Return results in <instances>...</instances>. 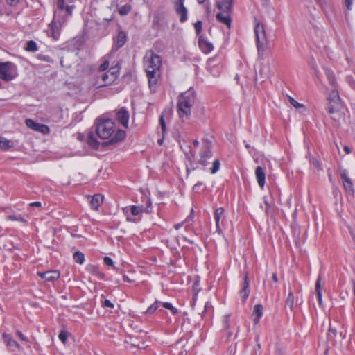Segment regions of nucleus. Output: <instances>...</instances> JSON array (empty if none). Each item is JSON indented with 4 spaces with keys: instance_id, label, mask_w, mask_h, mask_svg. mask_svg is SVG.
Here are the masks:
<instances>
[{
    "instance_id": "obj_23",
    "label": "nucleus",
    "mask_w": 355,
    "mask_h": 355,
    "mask_svg": "<svg viewBox=\"0 0 355 355\" xmlns=\"http://www.w3.org/2000/svg\"><path fill=\"white\" fill-rule=\"evenodd\" d=\"M340 107V103L338 104H334V103L329 102V105L327 107V110L328 113L331 115L332 119L336 120V117L334 116L338 111Z\"/></svg>"
},
{
    "instance_id": "obj_16",
    "label": "nucleus",
    "mask_w": 355,
    "mask_h": 355,
    "mask_svg": "<svg viewBox=\"0 0 355 355\" xmlns=\"http://www.w3.org/2000/svg\"><path fill=\"white\" fill-rule=\"evenodd\" d=\"M198 46L204 53L207 54L213 50L212 44L207 41L202 36L199 37Z\"/></svg>"
},
{
    "instance_id": "obj_13",
    "label": "nucleus",
    "mask_w": 355,
    "mask_h": 355,
    "mask_svg": "<svg viewBox=\"0 0 355 355\" xmlns=\"http://www.w3.org/2000/svg\"><path fill=\"white\" fill-rule=\"evenodd\" d=\"M162 64L161 57L158 55L151 53L150 58L147 62L146 69H153L159 70Z\"/></svg>"
},
{
    "instance_id": "obj_9",
    "label": "nucleus",
    "mask_w": 355,
    "mask_h": 355,
    "mask_svg": "<svg viewBox=\"0 0 355 355\" xmlns=\"http://www.w3.org/2000/svg\"><path fill=\"white\" fill-rule=\"evenodd\" d=\"M339 174L343 184V187L347 192L353 193L354 191L352 180L348 176V172L346 169H340Z\"/></svg>"
},
{
    "instance_id": "obj_24",
    "label": "nucleus",
    "mask_w": 355,
    "mask_h": 355,
    "mask_svg": "<svg viewBox=\"0 0 355 355\" xmlns=\"http://www.w3.org/2000/svg\"><path fill=\"white\" fill-rule=\"evenodd\" d=\"M225 212V209L223 207L217 208L214 212V219L216 221V231L218 232H221V229L220 228L219 222L222 216H223Z\"/></svg>"
},
{
    "instance_id": "obj_36",
    "label": "nucleus",
    "mask_w": 355,
    "mask_h": 355,
    "mask_svg": "<svg viewBox=\"0 0 355 355\" xmlns=\"http://www.w3.org/2000/svg\"><path fill=\"white\" fill-rule=\"evenodd\" d=\"M25 49L27 51L35 52L37 50V43L33 40H30L27 42Z\"/></svg>"
},
{
    "instance_id": "obj_48",
    "label": "nucleus",
    "mask_w": 355,
    "mask_h": 355,
    "mask_svg": "<svg viewBox=\"0 0 355 355\" xmlns=\"http://www.w3.org/2000/svg\"><path fill=\"white\" fill-rule=\"evenodd\" d=\"M104 263L109 266H114V261L113 260L109 257H105L103 259Z\"/></svg>"
},
{
    "instance_id": "obj_11",
    "label": "nucleus",
    "mask_w": 355,
    "mask_h": 355,
    "mask_svg": "<svg viewBox=\"0 0 355 355\" xmlns=\"http://www.w3.org/2000/svg\"><path fill=\"white\" fill-rule=\"evenodd\" d=\"M127 41V35L123 31H119L115 38H114L113 50H118L121 48Z\"/></svg>"
},
{
    "instance_id": "obj_39",
    "label": "nucleus",
    "mask_w": 355,
    "mask_h": 355,
    "mask_svg": "<svg viewBox=\"0 0 355 355\" xmlns=\"http://www.w3.org/2000/svg\"><path fill=\"white\" fill-rule=\"evenodd\" d=\"M160 301L156 300L154 304H151L146 311V313L152 314L157 309L158 304H161Z\"/></svg>"
},
{
    "instance_id": "obj_21",
    "label": "nucleus",
    "mask_w": 355,
    "mask_h": 355,
    "mask_svg": "<svg viewBox=\"0 0 355 355\" xmlns=\"http://www.w3.org/2000/svg\"><path fill=\"white\" fill-rule=\"evenodd\" d=\"M216 19L227 25L228 28H230L231 26V18L230 16V12H220L216 15Z\"/></svg>"
},
{
    "instance_id": "obj_22",
    "label": "nucleus",
    "mask_w": 355,
    "mask_h": 355,
    "mask_svg": "<svg viewBox=\"0 0 355 355\" xmlns=\"http://www.w3.org/2000/svg\"><path fill=\"white\" fill-rule=\"evenodd\" d=\"M207 68L214 76H217L220 73V67L214 64V58H209L207 61Z\"/></svg>"
},
{
    "instance_id": "obj_49",
    "label": "nucleus",
    "mask_w": 355,
    "mask_h": 355,
    "mask_svg": "<svg viewBox=\"0 0 355 355\" xmlns=\"http://www.w3.org/2000/svg\"><path fill=\"white\" fill-rule=\"evenodd\" d=\"M311 164H313V166H315V168H318V169H321V167H320V162H319L318 159H317L316 158H313L312 160H311Z\"/></svg>"
},
{
    "instance_id": "obj_34",
    "label": "nucleus",
    "mask_w": 355,
    "mask_h": 355,
    "mask_svg": "<svg viewBox=\"0 0 355 355\" xmlns=\"http://www.w3.org/2000/svg\"><path fill=\"white\" fill-rule=\"evenodd\" d=\"M73 260L75 262L83 264L85 261V255L83 252L80 251H76L73 256Z\"/></svg>"
},
{
    "instance_id": "obj_17",
    "label": "nucleus",
    "mask_w": 355,
    "mask_h": 355,
    "mask_svg": "<svg viewBox=\"0 0 355 355\" xmlns=\"http://www.w3.org/2000/svg\"><path fill=\"white\" fill-rule=\"evenodd\" d=\"M256 179L259 186L263 189L265 185L266 174L261 166H257L255 170Z\"/></svg>"
},
{
    "instance_id": "obj_3",
    "label": "nucleus",
    "mask_w": 355,
    "mask_h": 355,
    "mask_svg": "<svg viewBox=\"0 0 355 355\" xmlns=\"http://www.w3.org/2000/svg\"><path fill=\"white\" fill-rule=\"evenodd\" d=\"M196 101V94L194 89L190 87L188 90L181 93L178 97L177 109L178 115L182 121L187 120L191 115V108Z\"/></svg>"
},
{
    "instance_id": "obj_59",
    "label": "nucleus",
    "mask_w": 355,
    "mask_h": 355,
    "mask_svg": "<svg viewBox=\"0 0 355 355\" xmlns=\"http://www.w3.org/2000/svg\"><path fill=\"white\" fill-rule=\"evenodd\" d=\"M30 206H31V207H41V202H38V201L33 202H31V203L30 204Z\"/></svg>"
},
{
    "instance_id": "obj_5",
    "label": "nucleus",
    "mask_w": 355,
    "mask_h": 355,
    "mask_svg": "<svg viewBox=\"0 0 355 355\" xmlns=\"http://www.w3.org/2000/svg\"><path fill=\"white\" fill-rule=\"evenodd\" d=\"M119 69L116 67L111 68L106 72L98 73L96 85L98 87H102L114 83L118 78Z\"/></svg>"
},
{
    "instance_id": "obj_29",
    "label": "nucleus",
    "mask_w": 355,
    "mask_h": 355,
    "mask_svg": "<svg viewBox=\"0 0 355 355\" xmlns=\"http://www.w3.org/2000/svg\"><path fill=\"white\" fill-rule=\"evenodd\" d=\"M321 277H318L316 284H315V293H316V297L319 302V304H322V290H321Z\"/></svg>"
},
{
    "instance_id": "obj_44",
    "label": "nucleus",
    "mask_w": 355,
    "mask_h": 355,
    "mask_svg": "<svg viewBox=\"0 0 355 355\" xmlns=\"http://www.w3.org/2000/svg\"><path fill=\"white\" fill-rule=\"evenodd\" d=\"M59 339L63 343H65L67 338V333L64 331H61L59 334Z\"/></svg>"
},
{
    "instance_id": "obj_64",
    "label": "nucleus",
    "mask_w": 355,
    "mask_h": 355,
    "mask_svg": "<svg viewBox=\"0 0 355 355\" xmlns=\"http://www.w3.org/2000/svg\"><path fill=\"white\" fill-rule=\"evenodd\" d=\"M352 291H353V293H354V295H355V280L352 279Z\"/></svg>"
},
{
    "instance_id": "obj_50",
    "label": "nucleus",
    "mask_w": 355,
    "mask_h": 355,
    "mask_svg": "<svg viewBox=\"0 0 355 355\" xmlns=\"http://www.w3.org/2000/svg\"><path fill=\"white\" fill-rule=\"evenodd\" d=\"M103 306L104 307H107V308H111V309L114 308V304L112 302H111L110 300H105L103 302Z\"/></svg>"
},
{
    "instance_id": "obj_32",
    "label": "nucleus",
    "mask_w": 355,
    "mask_h": 355,
    "mask_svg": "<svg viewBox=\"0 0 355 355\" xmlns=\"http://www.w3.org/2000/svg\"><path fill=\"white\" fill-rule=\"evenodd\" d=\"M325 74L328 78L329 83L331 85L332 87H335L336 81V78H335L334 72L332 71H331L330 69H326Z\"/></svg>"
},
{
    "instance_id": "obj_26",
    "label": "nucleus",
    "mask_w": 355,
    "mask_h": 355,
    "mask_svg": "<svg viewBox=\"0 0 355 355\" xmlns=\"http://www.w3.org/2000/svg\"><path fill=\"white\" fill-rule=\"evenodd\" d=\"M175 11L180 15V21L183 23L187 19V9L184 6H175Z\"/></svg>"
},
{
    "instance_id": "obj_52",
    "label": "nucleus",
    "mask_w": 355,
    "mask_h": 355,
    "mask_svg": "<svg viewBox=\"0 0 355 355\" xmlns=\"http://www.w3.org/2000/svg\"><path fill=\"white\" fill-rule=\"evenodd\" d=\"M148 83H149L150 87L156 85V83H157L156 78L155 77H150V78L148 79Z\"/></svg>"
},
{
    "instance_id": "obj_62",
    "label": "nucleus",
    "mask_w": 355,
    "mask_h": 355,
    "mask_svg": "<svg viewBox=\"0 0 355 355\" xmlns=\"http://www.w3.org/2000/svg\"><path fill=\"white\" fill-rule=\"evenodd\" d=\"M127 220L129 221V222H136L137 220L132 218V216H129V215H127V218H126Z\"/></svg>"
},
{
    "instance_id": "obj_41",
    "label": "nucleus",
    "mask_w": 355,
    "mask_h": 355,
    "mask_svg": "<svg viewBox=\"0 0 355 355\" xmlns=\"http://www.w3.org/2000/svg\"><path fill=\"white\" fill-rule=\"evenodd\" d=\"M336 334H337L336 329L333 328L330 325L329 329V332H328V338L329 339H334L336 336Z\"/></svg>"
},
{
    "instance_id": "obj_54",
    "label": "nucleus",
    "mask_w": 355,
    "mask_h": 355,
    "mask_svg": "<svg viewBox=\"0 0 355 355\" xmlns=\"http://www.w3.org/2000/svg\"><path fill=\"white\" fill-rule=\"evenodd\" d=\"M316 3L321 7V8L324 9L326 6L325 0H315Z\"/></svg>"
},
{
    "instance_id": "obj_55",
    "label": "nucleus",
    "mask_w": 355,
    "mask_h": 355,
    "mask_svg": "<svg viewBox=\"0 0 355 355\" xmlns=\"http://www.w3.org/2000/svg\"><path fill=\"white\" fill-rule=\"evenodd\" d=\"M16 334L18 337L23 341H27L26 338L24 336V334L20 331H17Z\"/></svg>"
},
{
    "instance_id": "obj_38",
    "label": "nucleus",
    "mask_w": 355,
    "mask_h": 355,
    "mask_svg": "<svg viewBox=\"0 0 355 355\" xmlns=\"http://www.w3.org/2000/svg\"><path fill=\"white\" fill-rule=\"evenodd\" d=\"M8 219L13 221H20L22 223H27L26 220L20 214H13V215H9L8 216Z\"/></svg>"
},
{
    "instance_id": "obj_53",
    "label": "nucleus",
    "mask_w": 355,
    "mask_h": 355,
    "mask_svg": "<svg viewBox=\"0 0 355 355\" xmlns=\"http://www.w3.org/2000/svg\"><path fill=\"white\" fill-rule=\"evenodd\" d=\"M161 304H162L163 307H164L165 309H168V310L172 309V308L173 306L172 305V304L170 302H163V303L162 302Z\"/></svg>"
},
{
    "instance_id": "obj_6",
    "label": "nucleus",
    "mask_w": 355,
    "mask_h": 355,
    "mask_svg": "<svg viewBox=\"0 0 355 355\" xmlns=\"http://www.w3.org/2000/svg\"><path fill=\"white\" fill-rule=\"evenodd\" d=\"M18 76L17 67L11 62H0V79L10 81Z\"/></svg>"
},
{
    "instance_id": "obj_56",
    "label": "nucleus",
    "mask_w": 355,
    "mask_h": 355,
    "mask_svg": "<svg viewBox=\"0 0 355 355\" xmlns=\"http://www.w3.org/2000/svg\"><path fill=\"white\" fill-rule=\"evenodd\" d=\"M20 0H6L7 3L10 6H16Z\"/></svg>"
},
{
    "instance_id": "obj_37",
    "label": "nucleus",
    "mask_w": 355,
    "mask_h": 355,
    "mask_svg": "<svg viewBox=\"0 0 355 355\" xmlns=\"http://www.w3.org/2000/svg\"><path fill=\"white\" fill-rule=\"evenodd\" d=\"M288 98L289 103L296 109H302L303 110H305L304 105L296 101L293 98L288 96Z\"/></svg>"
},
{
    "instance_id": "obj_31",
    "label": "nucleus",
    "mask_w": 355,
    "mask_h": 355,
    "mask_svg": "<svg viewBox=\"0 0 355 355\" xmlns=\"http://www.w3.org/2000/svg\"><path fill=\"white\" fill-rule=\"evenodd\" d=\"M3 338L7 345L19 348V344L10 335L3 334Z\"/></svg>"
},
{
    "instance_id": "obj_2",
    "label": "nucleus",
    "mask_w": 355,
    "mask_h": 355,
    "mask_svg": "<svg viewBox=\"0 0 355 355\" xmlns=\"http://www.w3.org/2000/svg\"><path fill=\"white\" fill-rule=\"evenodd\" d=\"M73 8V6L69 5L64 0L56 1L53 20L50 24L51 34L54 40L59 38L62 27L72 15Z\"/></svg>"
},
{
    "instance_id": "obj_33",
    "label": "nucleus",
    "mask_w": 355,
    "mask_h": 355,
    "mask_svg": "<svg viewBox=\"0 0 355 355\" xmlns=\"http://www.w3.org/2000/svg\"><path fill=\"white\" fill-rule=\"evenodd\" d=\"M132 10V6L130 4L123 5L118 8V12L120 15H127Z\"/></svg>"
},
{
    "instance_id": "obj_63",
    "label": "nucleus",
    "mask_w": 355,
    "mask_h": 355,
    "mask_svg": "<svg viewBox=\"0 0 355 355\" xmlns=\"http://www.w3.org/2000/svg\"><path fill=\"white\" fill-rule=\"evenodd\" d=\"M272 280H273L275 283H277V282H278L277 275L275 273H273V274L272 275Z\"/></svg>"
},
{
    "instance_id": "obj_1",
    "label": "nucleus",
    "mask_w": 355,
    "mask_h": 355,
    "mask_svg": "<svg viewBox=\"0 0 355 355\" xmlns=\"http://www.w3.org/2000/svg\"><path fill=\"white\" fill-rule=\"evenodd\" d=\"M96 132L98 137L102 139H110L107 141L102 143V146L114 145L125 137L124 130L116 129L115 123L107 118L101 117L96 121Z\"/></svg>"
},
{
    "instance_id": "obj_45",
    "label": "nucleus",
    "mask_w": 355,
    "mask_h": 355,
    "mask_svg": "<svg viewBox=\"0 0 355 355\" xmlns=\"http://www.w3.org/2000/svg\"><path fill=\"white\" fill-rule=\"evenodd\" d=\"M146 71L148 78L149 79L150 77H155V73L157 70L153 69H146Z\"/></svg>"
},
{
    "instance_id": "obj_58",
    "label": "nucleus",
    "mask_w": 355,
    "mask_h": 355,
    "mask_svg": "<svg viewBox=\"0 0 355 355\" xmlns=\"http://www.w3.org/2000/svg\"><path fill=\"white\" fill-rule=\"evenodd\" d=\"M184 0H175V6H184Z\"/></svg>"
},
{
    "instance_id": "obj_12",
    "label": "nucleus",
    "mask_w": 355,
    "mask_h": 355,
    "mask_svg": "<svg viewBox=\"0 0 355 355\" xmlns=\"http://www.w3.org/2000/svg\"><path fill=\"white\" fill-rule=\"evenodd\" d=\"M37 275L46 282H54L59 279L60 272L58 270H48L44 272H37Z\"/></svg>"
},
{
    "instance_id": "obj_19",
    "label": "nucleus",
    "mask_w": 355,
    "mask_h": 355,
    "mask_svg": "<svg viewBox=\"0 0 355 355\" xmlns=\"http://www.w3.org/2000/svg\"><path fill=\"white\" fill-rule=\"evenodd\" d=\"M103 202V196L101 194L94 195L89 201L91 207L94 210H98V207Z\"/></svg>"
},
{
    "instance_id": "obj_60",
    "label": "nucleus",
    "mask_w": 355,
    "mask_h": 355,
    "mask_svg": "<svg viewBox=\"0 0 355 355\" xmlns=\"http://www.w3.org/2000/svg\"><path fill=\"white\" fill-rule=\"evenodd\" d=\"M40 59L43 60L46 62H50V58L46 55H39Z\"/></svg>"
},
{
    "instance_id": "obj_46",
    "label": "nucleus",
    "mask_w": 355,
    "mask_h": 355,
    "mask_svg": "<svg viewBox=\"0 0 355 355\" xmlns=\"http://www.w3.org/2000/svg\"><path fill=\"white\" fill-rule=\"evenodd\" d=\"M87 270L89 272L93 273L94 275L98 273V268L95 266H93V265L88 266L87 267Z\"/></svg>"
},
{
    "instance_id": "obj_51",
    "label": "nucleus",
    "mask_w": 355,
    "mask_h": 355,
    "mask_svg": "<svg viewBox=\"0 0 355 355\" xmlns=\"http://www.w3.org/2000/svg\"><path fill=\"white\" fill-rule=\"evenodd\" d=\"M211 304L209 302H207L205 304V306H204V311L202 313V318L204 317V315L205 313H206V311L209 309H211Z\"/></svg>"
},
{
    "instance_id": "obj_14",
    "label": "nucleus",
    "mask_w": 355,
    "mask_h": 355,
    "mask_svg": "<svg viewBox=\"0 0 355 355\" xmlns=\"http://www.w3.org/2000/svg\"><path fill=\"white\" fill-rule=\"evenodd\" d=\"M116 119L124 128H128L129 121V112L125 107H122L118 111L116 114Z\"/></svg>"
},
{
    "instance_id": "obj_8",
    "label": "nucleus",
    "mask_w": 355,
    "mask_h": 355,
    "mask_svg": "<svg viewBox=\"0 0 355 355\" xmlns=\"http://www.w3.org/2000/svg\"><path fill=\"white\" fill-rule=\"evenodd\" d=\"M167 24L166 19V12L161 10H157L154 12L152 21V28L159 30Z\"/></svg>"
},
{
    "instance_id": "obj_18",
    "label": "nucleus",
    "mask_w": 355,
    "mask_h": 355,
    "mask_svg": "<svg viewBox=\"0 0 355 355\" xmlns=\"http://www.w3.org/2000/svg\"><path fill=\"white\" fill-rule=\"evenodd\" d=\"M232 0H216V6L223 12H230Z\"/></svg>"
},
{
    "instance_id": "obj_30",
    "label": "nucleus",
    "mask_w": 355,
    "mask_h": 355,
    "mask_svg": "<svg viewBox=\"0 0 355 355\" xmlns=\"http://www.w3.org/2000/svg\"><path fill=\"white\" fill-rule=\"evenodd\" d=\"M328 100L329 102L334 103V104L340 103V97L338 90L336 89H332L329 96L328 97Z\"/></svg>"
},
{
    "instance_id": "obj_43",
    "label": "nucleus",
    "mask_w": 355,
    "mask_h": 355,
    "mask_svg": "<svg viewBox=\"0 0 355 355\" xmlns=\"http://www.w3.org/2000/svg\"><path fill=\"white\" fill-rule=\"evenodd\" d=\"M194 28L196 33L199 35L201 33L202 30V22L200 21H198L194 24Z\"/></svg>"
},
{
    "instance_id": "obj_7",
    "label": "nucleus",
    "mask_w": 355,
    "mask_h": 355,
    "mask_svg": "<svg viewBox=\"0 0 355 355\" xmlns=\"http://www.w3.org/2000/svg\"><path fill=\"white\" fill-rule=\"evenodd\" d=\"M211 143L208 140H204L200 151L199 162L201 165L205 166L208 164L207 160L212 157Z\"/></svg>"
},
{
    "instance_id": "obj_4",
    "label": "nucleus",
    "mask_w": 355,
    "mask_h": 355,
    "mask_svg": "<svg viewBox=\"0 0 355 355\" xmlns=\"http://www.w3.org/2000/svg\"><path fill=\"white\" fill-rule=\"evenodd\" d=\"M254 34L256 37V45L258 55L261 59H263L264 53L268 47V42L266 35L263 25L260 22H257L254 26Z\"/></svg>"
},
{
    "instance_id": "obj_28",
    "label": "nucleus",
    "mask_w": 355,
    "mask_h": 355,
    "mask_svg": "<svg viewBox=\"0 0 355 355\" xmlns=\"http://www.w3.org/2000/svg\"><path fill=\"white\" fill-rule=\"evenodd\" d=\"M13 144L11 141L8 140L3 137H0V149L3 150H8L12 148Z\"/></svg>"
},
{
    "instance_id": "obj_20",
    "label": "nucleus",
    "mask_w": 355,
    "mask_h": 355,
    "mask_svg": "<svg viewBox=\"0 0 355 355\" xmlns=\"http://www.w3.org/2000/svg\"><path fill=\"white\" fill-rule=\"evenodd\" d=\"M263 315V306L260 304H256L253 309L252 317L254 324L259 322L260 318Z\"/></svg>"
},
{
    "instance_id": "obj_61",
    "label": "nucleus",
    "mask_w": 355,
    "mask_h": 355,
    "mask_svg": "<svg viewBox=\"0 0 355 355\" xmlns=\"http://www.w3.org/2000/svg\"><path fill=\"white\" fill-rule=\"evenodd\" d=\"M275 355H285L284 352L281 349H277Z\"/></svg>"
},
{
    "instance_id": "obj_10",
    "label": "nucleus",
    "mask_w": 355,
    "mask_h": 355,
    "mask_svg": "<svg viewBox=\"0 0 355 355\" xmlns=\"http://www.w3.org/2000/svg\"><path fill=\"white\" fill-rule=\"evenodd\" d=\"M25 123L28 128L33 130L42 132L43 134L49 132V128L46 125L37 123L33 119H26Z\"/></svg>"
},
{
    "instance_id": "obj_27",
    "label": "nucleus",
    "mask_w": 355,
    "mask_h": 355,
    "mask_svg": "<svg viewBox=\"0 0 355 355\" xmlns=\"http://www.w3.org/2000/svg\"><path fill=\"white\" fill-rule=\"evenodd\" d=\"M87 142L88 145L94 149H98L99 147L100 143L92 132H89L87 134Z\"/></svg>"
},
{
    "instance_id": "obj_42",
    "label": "nucleus",
    "mask_w": 355,
    "mask_h": 355,
    "mask_svg": "<svg viewBox=\"0 0 355 355\" xmlns=\"http://www.w3.org/2000/svg\"><path fill=\"white\" fill-rule=\"evenodd\" d=\"M108 67L109 62L107 60L104 61L103 63H102L99 67L98 73L106 72L105 71L108 68Z\"/></svg>"
},
{
    "instance_id": "obj_15",
    "label": "nucleus",
    "mask_w": 355,
    "mask_h": 355,
    "mask_svg": "<svg viewBox=\"0 0 355 355\" xmlns=\"http://www.w3.org/2000/svg\"><path fill=\"white\" fill-rule=\"evenodd\" d=\"M249 284L248 275V273H245L243 277L242 288L240 291V296L243 302H245L250 294V289Z\"/></svg>"
},
{
    "instance_id": "obj_35",
    "label": "nucleus",
    "mask_w": 355,
    "mask_h": 355,
    "mask_svg": "<svg viewBox=\"0 0 355 355\" xmlns=\"http://www.w3.org/2000/svg\"><path fill=\"white\" fill-rule=\"evenodd\" d=\"M286 304L289 307L291 311H293L294 305V295L291 291H290L289 293L288 294L286 300Z\"/></svg>"
},
{
    "instance_id": "obj_57",
    "label": "nucleus",
    "mask_w": 355,
    "mask_h": 355,
    "mask_svg": "<svg viewBox=\"0 0 355 355\" xmlns=\"http://www.w3.org/2000/svg\"><path fill=\"white\" fill-rule=\"evenodd\" d=\"M345 6L348 10L351 9V6L352 4V0H345Z\"/></svg>"
},
{
    "instance_id": "obj_25",
    "label": "nucleus",
    "mask_w": 355,
    "mask_h": 355,
    "mask_svg": "<svg viewBox=\"0 0 355 355\" xmlns=\"http://www.w3.org/2000/svg\"><path fill=\"white\" fill-rule=\"evenodd\" d=\"M128 207H126L125 209H123V211H125V210H128ZM129 210L132 216H136L139 215L141 212H146V213L149 212V210L147 209H145L143 206L132 205L129 207Z\"/></svg>"
},
{
    "instance_id": "obj_40",
    "label": "nucleus",
    "mask_w": 355,
    "mask_h": 355,
    "mask_svg": "<svg viewBox=\"0 0 355 355\" xmlns=\"http://www.w3.org/2000/svg\"><path fill=\"white\" fill-rule=\"evenodd\" d=\"M220 168V161L219 159H216L213 162L212 168H211V173L212 174L216 173Z\"/></svg>"
},
{
    "instance_id": "obj_47",
    "label": "nucleus",
    "mask_w": 355,
    "mask_h": 355,
    "mask_svg": "<svg viewBox=\"0 0 355 355\" xmlns=\"http://www.w3.org/2000/svg\"><path fill=\"white\" fill-rule=\"evenodd\" d=\"M159 124H160L161 128H162V130L164 132L166 130V123H165L163 115H161L159 116Z\"/></svg>"
}]
</instances>
